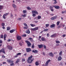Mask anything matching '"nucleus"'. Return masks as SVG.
<instances>
[{
    "label": "nucleus",
    "instance_id": "1",
    "mask_svg": "<svg viewBox=\"0 0 66 66\" xmlns=\"http://www.w3.org/2000/svg\"><path fill=\"white\" fill-rule=\"evenodd\" d=\"M32 57H33V56L31 55L28 58V60L27 61V62L29 64H31V63H32V62L34 61V58L32 59Z\"/></svg>",
    "mask_w": 66,
    "mask_h": 66
},
{
    "label": "nucleus",
    "instance_id": "2",
    "mask_svg": "<svg viewBox=\"0 0 66 66\" xmlns=\"http://www.w3.org/2000/svg\"><path fill=\"white\" fill-rule=\"evenodd\" d=\"M32 16L33 17H34L36 16V14H38V13L36 10H33L32 11ZM35 13V14H34Z\"/></svg>",
    "mask_w": 66,
    "mask_h": 66
},
{
    "label": "nucleus",
    "instance_id": "3",
    "mask_svg": "<svg viewBox=\"0 0 66 66\" xmlns=\"http://www.w3.org/2000/svg\"><path fill=\"white\" fill-rule=\"evenodd\" d=\"M25 42L27 43L28 46L30 47L31 45V43L28 40H27L25 41Z\"/></svg>",
    "mask_w": 66,
    "mask_h": 66
},
{
    "label": "nucleus",
    "instance_id": "4",
    "mask_svg": "<svg viewBox=\"0 0 66 66\" xmlns=\"http://www.w3.org/2000/svg\"><path fill=\"white\" fill-rule=\"evenodd\" d=\"M26 50L27 52H29L31 51V49L30 48H26Z\"/></svg>",
    "mask_w": 66,
    "mask_h": 66
},
{
    "label": "nucleus",
    "instance_id": "5",
    "mask_svg": "<svg viewBox=\"0 0 66 66\" xmlns=\"http://www.w3.org/2000/svg\"><path fill=\"white\" fill-rule=\"evenodd\" d=\"M38 30V27H35L34 28L31 29V30L32 31H36V30Z\"/></svg>",
    "mask_w": 66,
    "mask_h": 66
},
{
    "label": "nucleus",
    "instance_id": "6",
    "mask_svg": "<svg viewBox=\"0 0 66 66\" xmlns=\"http://www.w3.org/2000/svg\"><path fill=\"white\" fill-rule=\"evenodd\" d=\"M57 17V16H54L51 18V19L52 20H55V19H56Z\"/></svg>",
    "mask_w": 66,
    "mask_h": 66
},
{
    "label": "nucleus",
    "instance_id": "7",
    "mask_svg": "<svg viewBox=\"0 0 66 66\" xmlns=\"http://www.w3.org/2000/svg\"><path fill=\"white\" fill-rule=\"evenodd\" d=\"M7 47L10 50H12L13 49V47H12V46L10 45H8Z\"/></svg>",
    "mask_w": 66,
    "mask_h": 66
},
{
    "label": "nucleus",
    "instance_id": "8",
    "mask_svg": "<svg viewBox=\"0 0 66 66\" xmlns=\"http://www.w3.org/2000/svg\"><path fill=\"white\" fill-rule=\"evenodd\" d=\"M38 51L36 50H32V52L33 53H36H36H37L38 52Z\"/></svg>",
    "mask_w": 66,
    "mask_h": 66
},
{
    "label": "nucleus",
    "instance_id": "9",
    "mask_svg": "<svg viewBox=\"0 0 66 66\" xmlns=\"http://www.w3.org/2000/svg\"><path fill=\"white\" fill-rule=\"evenodd\" d=\"M51 61V60H47L45 63V66H47L48 65V63Z\"/></svg>",
    "mask_w": 66,
    "mask_h": 66
},
{
    "label": "nucleus",
    "instance_id": "10",
    "mask_svg": "<svg viewBox=\"0 0 66 66\" xmlns=\"http://www.w3.org/2000/svg\"><path fill=\"white\" fill-rule=\"evenodd\" d=\"M19 44L20 46H22L23 45H24V43H23V41H21L20 43H19Z\"/></svg>",
    "mask_w": 66,
    "mask_h": 66
},
{
    "label": "nucleus",
    "instance_id": "11",
    "mask_svg": "<svg viewBox=\"0 0 66 66\" xmlns=\"http://www.w3.org/2000/svg\"><path fill=\"white\" fill-rule=\"evenodd\" d=\"M49 55L51 56V57H53V56H54V55L53 54V53H49L48 54Z\"/></svg>",
    "mask_w": 66,
    "mask_h": 66
},
{
    "label": "nucleus",
    "instance_id": "12",
    "mask_svg": "<svg viewBox=\"0 0 66 66\" xmlns=\"http://www.w3.org/2000/svg\"><path fill=\"white\" fill-rule=\"evenodd\" d=\"M9 13H6L5 14H4L3 16V17L4 19H5V17L7 16L8 15H9Z\"/></svg>",
    "mask_w": 66,
    "mask_h": 66
},
{
    "label": "nucleus",
    "instance_id": "13",
    "mask_svg": "<svg viewBox=\"0 0 66 66\" xmlns=\"http://www.w3.org/2000/svg\"><path fill=\"white\" fill-rule=\"evenodd\" d=\"M7 62L10 63H14V61H13L10 60V59H7Z\"/></svg>",
    "mask_w": 66,
    "mask_h": 66
},
{
    "label": "nucleus",
    "instance_id": "14",
    "mask_svg": "<svg viewBox=\"0 0 66 66\" xmlns=\"http://www.w3.org/2000/svg\"><path fill=\"white\" fill-rule=\"evenodd\" d=\"M62 59V57H61V56H59L58 57V58L57 60L58 61H61Z\"/></svg>",
    "mask_w": 66,
    "mask_h": 66
},
{
    "label": "nucleus",
    "instance_id": "15",
    "mask_svg": "<svg viewBox=\"0 0 66 66\" xmlns=\"http://www.w3.org/2000/svg\"><path fill=\"white\" fill-rule=\"evenodd\" d=\"M16 38L18 40H21V37L20 36H18Z\"/></svg>",
    "mask_w": 66,
    "mask_h": 66
},
{
    "label": "nucleus",
    "instance_id": "16",
    "mask_svg": "<svg viewBox=\"0 0 66 66\" xmlns=\"http://www.w3.org/2000/svg\"><path fill=\"white\" fill-rule=\"evenodd\" d=\"M26 32L27 34H30V31L29 29H28L26 30Z\"/></svg>",
    "mask_w": 66,
    "mask_h": 66
},
{
    "label": "nucleus",
    "instance_id": "17",
    "mask_svg": "<svg viewBox=\"0 0 66 66\" xmlns=\"http://www.w3.org/2000/svg\"><path fill=\"white\" fill-rule=\"evenodd\" d=\"M28 39L30 42H33V39L31 38H28Z\"/></svg>",
    "mask_w": 66,
    "mask_h": 66
},
{
    "label": "nucleus",
    "instance_id": "18",
    "mask_svg": "<svg viewBox=\"0 0 66 66\" xmlns=\"http://www.w3.org/2000/svg\"><path fill=\"white\" fill-rule=\"evenodd\" d=\"M15 30H16L15 29H12L11 30H10V32L11 33H13V32L15 31Z\"/></svg>",
    "mask_w": 66,
    "mask_h": 66
},
{
    "label": "nucleus",
    "instance_id": "19",
    "mask_svg": "<svg viewBox=\"0 0 66 66\" xmlns=\"http://www.w3.org/2000/svg\"><path fill=\"white\" fill-rule=\"evenodd\" d=\"M55 26V24H52L51 25L50 27L51 28H53V27H54Z\"/></svg>",
    "mask_w": 66,
    "mask_h": 66
},
{
    "label": "nucleus",
    "instance_id": "20",
    "mask_svg": "<svg viewBox=\"0 0 66 66\" xmlns=\"http://www.w3.org/2000/svg\"><path fill=\"white\" fill-rule=\"evenodd\" d=\"M38 46L39 48H43V45L41 44L40 45H38Z\"/></svg>",
    "mask_w": 66,
    "mask_h": 66
},
{
    "label": "nucleus",
    "instance_id": "21",
    "mask_svg": "<svg viewBox=\"0 0 66 66\" xmlns=\"http://www.w3.org/2000/svg\"><path fill=\"white\" fill-rule=\"evenodd\" d=\"M55 9H60V6H56L55 7Z\"/></svg>",
    "mask_w": 66,
    "mask_h": 66
},
{
    "label": "nucleus",
    "instance_id": "22",
    "mask_svg": "<svg viewBox=\"0 0 66 66\" xmlns=\"http://www.w3.org/2000/svg\"><path fill=\"white\" fill-rule=\"evenodd\" d=\"M35 64L36 66H38V65H39V64L38 62L37 61H36L35 62Z\"/></svg>",
    "mask_w": 66,
    "mask_h": 66
},
{
    "label": "nucleus",
    "instance_id": "23",
    "mask_svg": "<svg viewBox=\"0 0 66 66\" xmlns=\"http://www.w3.org/2000/svg\"><path fill=\"white\" fill-rule=\"evenodd\" d=\"M41 40L42 41L44 42L45 40V38L43 37H42L41 38Z\"/></svg>",
    "mask_w": 66,
    "mask_h": 66
},
{
    "label": "nucleus",
    "instance_id": "24",
    "mask_svg": "<svg viewBox=\"0 0 66 66\" xmlns=\"http://www.w3.org/2000/svg\"><path fill=\"white\" fill-rule=\"evenodd\" d=\"M56 36V34H54L51 36V37H55Z\"/></svg>",
    "mask_w": 66,
    "mask_h": 66
},
{
    "label": "nucleus",
    "instance_id": "25",
    "mask_svg": "<svg viewBox=\"0 0 66 66\" xmlns=\"http://www.w3.org/2000/svg\"><path fill=\"white\" fill-rule=\"evenodd\" d=\"M19 61H20L19 59H18L16 61L15 63H18V62H19Z\"/></svg>",
    "mask_w": 66,
    "mask_h": 66
},
{
    "label": "nucleus",
    "instance_id": "26",
    "mask_svg": "<svg viewBox=\"0 0 66 66\" xmlns=\"http://www.w3.org/2000/svg\"><path fill=\"white\" fill-rule=\"evenodd\" d=\"M3 6H0V10H2V9H3Z\"/></svg>",
    "mask_w": 66,
    "mask_h": 66
},
{
    "label": "nucleus",
    "instance_id": "27",
    "mask_svg": "<svg viewBox=\"0 0 66 66\" xmlns=\"http://www.w3.org/2000/svg\"><path fill=\"white\" fill-rule=\"evenodd\" d=\"M12 6H13V7H14V8H15V7H16V5L14 4H12Z\"/></svg>",
    "mask_w": 66,
    "mask_h": 66
},
{
    "label": "nucleus",
    "instance_id": "28",
    "mask_svg": "<svg viewBox=\"0 0 66 66\" xmlns=\"http://www.w3.org/2000/svg\"><path fill=\"white\" fill-rule=\"evenodd\" d=\"M10 64V66H14V63L13 62L11 63Z\"/></svg>",
    "mask_w": 66,
    "mask_h": 66
},
{
    "label": "nucleus",
    "instance_id": "29",
    "mask_svg": "<svg viewBox=\"0 0 66 66\" xmlns=\"http://www.w3.org/2000/svg\"><path fill=\"white\" fill-rule=\"evenodd\" d=\"M30 25L32 27H35V24L33 25L32 24H30Z\"/></svg>",
    "mask_w": 66,
    "mask_h": 66
},
{
    "label": "nucleus",
    "instance_id": "30",
    "mask_svg": "<svg viewBox=\"0 0 66 66\" xmlns=\"http://www.w3.org/2000/svg\"><path fill=\"white\" fill-rule=\"evenodd\" d=\"M62 51L60 52L59 53V55L60 56H62Z\"/></svg>",
    "mask_w": 66,
    "mask_h": 66
},
{
    "label": "nucleus",
    "instance_id": "31",
    "mask_svg": "<svg viewBox=\"0 0 66 66\" xmlns=\"http://www.w3.org/2000/svg\"><path fill=\"white\" fill-rule=\"evenodd\" d=\"M27 9L28 10H31V8H30L29 7H27Z\"/></svg>",
    "mask_w": 66,
    "mask_h": 66
},
{
    "label": "nucleus",
    "instance_id": "32",
    "mask_svg": "<svg viewBox=\"0 0 66 66\" xmlns=\"http://www.w3.org/2000/svg\"><path fill=\"white\" fill-rule=\"evenodd\" d=\"M35 47H34V44H33L32 46H31V48H32V49H34V48Z\"/></svg>",
    "mask_w": 66,
    "mask_h": 66
},
{
    "label": "nucleus",
    "instance_id": "33",
    "mask_svg": "<svg viewBox=\"0 0 66 66\" xmlns=\"http://www.w3.org/2000/svg\"><path fill=\"white\" fill-rule=\"evenodd\" d=\"M48 31V29H45L43 30V31H44V32H46V31Z\"/></svg>",
    "mask_w": 66,
    "mask_h": 66
},
{
    "label": "nucleus",
    "instance_id": "34",
    "mask_svg": "<svg viewBox=\"0 0 66 66\" xmlns=\"http://www.w3.org/2000/svg\"><path fill=\"white\" fill-rule=\"evenodd\" d=\"M10 27H7V31H9L10 30Z\"/></svg>",
    "mask_w": 66,
    "mask_h": 66
},
{
    "label": "nucleus",
    "instance_id": "35",
    "mask_svg": "<svg viewBox=\"0 0 66 66\" xmlns=\"http://www.w3.org/2000/svg\"><path fill=\"white\" fill-rule=\"evenodd\" d=\"M43 47H44V49H46V45H43Z\"/></svg>",
    "mask_w": 66,
    "mask_h": 66
},
{
    "label": "nucleus",
    "instance_id": "36",
    "mask_svg": "<svg viewBox=\"0 0 66 66\" xmlns=\"http://www.w3.org/2000/svg\"><path fill=\"white\" fill-rule=\"evenodd\" d=\"M41 18V16H38V19H40Z\"/></svg>",
    "mask_w": 66,
    "mask_h": 66
},
{
    "label": "nucleus",
    "instance_id": "37",
    "mask_svg": "<svg viewBox=\"0 0 66 66\" xmlns=\"http://www.w3.org/2000/svg\"><path fill=\"white\" fill-rule=\"evenodd\" d=\"M2 26H5V24L3 23H2L1 24Z\"/></svg>",
    "mask_w": 66,
    "mask_h": 66
},
{
    "label": "nucleus",
    "instance_id": "38",
    "mask_svg": "<svg viewBox=\"0 0 66 66\" xmlns=\"http://www.w3.org/2000/svg\"><path fill=\"white\" fill-rule=\"evenodd\" d=\"M49 26V24H46V27H48Z\"/></svg>",
    "mask_w": 66,
    "mask_h": 66
},
{
    "label": "nucleus",
    "instance_id": "39",
    "mask_svg": "<svg viewBox=\"0 0 66 66\" xmlns=\"http://www.w3.org/2000/svg\"><path fill=\"white\" fill-rule=\"evenodd\" d=\"M24 25L26 27H28V25H27V24L26 23H24Z\"/></svg>",
    "mask_w": 66,
    "mask_h": 66
},
{
    "label": "nucleus",
    "instance_id": "40",
    "mask_svg": "<svg viewBox=\"0 0 66 66\" xmlns=\"http://www.w3.org/2000/svg\"><path fill=\"white\" fill-rule=\"evenodd\" d=\"M57 26H58L60 24V21H57Z\"/></svg>",
    "mask_w": 66,
    "mask_h": 66
},
{
    "label": "nucleus",
    "instance_id": "41",
    "mask_svg": "<svg viewBox=\"0 0 66 66\" xmlns=\"http://www.w3.org/2000/svg\"><path fill=\"white\" fill-rule=\"evenodd\" d=\"M23 14H24V13H26L27 12V11H26V10H23Z\"/></svg>",
    "mask_w": 66,
    "mask_h": 66
},
{
    "label": "nucleus",
    "instance_id": "42",
    "mask_svg": "<svg viewBox=\"0 0 66 66\" xmlns=\"http://www.w3.org/2000/svg\"><path fill=\"white\" fill-rule=\"evenodd\" d=\"M50 6V9L51 10V9H53V7H52V6Z\"/></svg>",
    "mask_w": 66,
    "mask_h": 66
},
{
    "label": "nucleus",
    "instance_id": "43",
    "mask_svg": "<svg viewBox=\"0 0 66 66\" xmlns=\"http://www.w3.org/2000/svg\"><path fill=\"white\" fill-rule=\"evenodd\" d=\"M16 54H17V55L18 56V55H21V53H17Z\"/></svg>",
    "mask_w": 66,
    "mask_h": 66
},
{
    "label": "nucleus",
    "instance_id": "44",
    "mask_svg": "<svg viewBox=\"0 0 66 66\" xmlns=\"http://www.w3.org/2000/svg\"><path fill=\"white\" fill-rule=\"evenodd\" d=\"M1 38H3V35H2L1 36Z\"/></svg>",
    "mask_w": 66,
    "mask_h": 66
},
{
    "label": "nucleus",
    "instance_id": "45",
    "mask_svg": "<svg viewBox=\"0 0 66 66\" xmlns=\"http://www.w3.org/2000/svg\"><path fill=\"white\" fill-rule=\"evenodd\" d=\"M4 51V49H2L1 50V51L2 52H3Z\"/></svg>",
    "mask_w": 66,
    "mask_h": 66
},
{
    "label": "nucleus",
    "instance_id": "46",
    "mask_svg": "<svg viewBox=\"0 0 66 66\" xmlns=\"http://www.w3.org/2000/svg\"><path fill=\"white\" fill-rule=\"evenodd\" d=\"M22 16L23 17H26V14H24L23 15H22Z\"/></svg>",
    "mask_w": 66,
    "mask_h": 66
},
{
    "label": "nucleus",
    "instance_id": "47",
    "mask_svg": "<svg viewBox=\"0 0 66 66\" xmlns=\"http://www.w3.org/2000/svg\"><path fill=\"white\" fill-rule=\"evenodd\" d=\"M56 43H57V44H59V43H60V41L56 40Z\"/></svg>",
    "mask_w": 66,
    "mask_h": 66
},
{
    "label": "nucleus",
    "instance_id": "48",
    "mask_svg": "<svg viewBox=\"0 0 66 66\" xmlns=\"http://www.w3.org/2000/svg\"><path fill=\"white\" fill-rule=\"evenodd\" d=\"M11 18H13V14H11Z\"/></svg>",
    "mask_w": 66,
    "mask_h": 66
},
{
    "label": "nucleus",
    "instance_id": "49",
    "mask_svg": "<svg viewBox=\"0 0 66 66\" xmlns=\"http://www.w3.org/2000/svg\"><path fill=\"white\" fill-rule=\"evenodd\" d=\"M22 36L25 37H26V36H27V35H26V34H25L23 35Z\"/></svg>",
    "mask_w": 66,
    "mask_h": 66
},
{
    "label": "nucleus",
    "instance_id": "50",
    "mask_svg": "<svg viewBox=\"0 0 66 66\" xmlns=\"http://www.w3.org/2000/svg\"><path fill=\"white\" fill-rule=\"evenodd\" d=\"M2 43V41L1 40H0V44Z\"/></svg>",
    "mask_w": 66,
    "mask_h": 66
},
{
    "label": "nucleus",
    "instance_id": "51",
    "mask_svg": "<svg viewBox=\"0 0 66 66\" xmlns=\"http://www.w3.org/2000/svg\"><path fill=\"white\" fill-rule=\"evenodd\" d=\"M6 35L4 34V38H6Z\"/></svg>",
    "mask_w": 66,
    "mask_h": 66
},
{
    "label": "nucleus",
    "instance_id": "52",
    "mask_svg": "<svg viewBox=\"0 0 66 66\" xmlns=\"http://www.w3.org/2000/svg\"><path fill=\"white\" fill-rule=\"evenodd\" d=\"M47 37H48L49 36V34H47Z\"/></svg>",
    "mask_w": 66,
    "mask_h": 66
},
{
    "label": "nucleus",
    "instance_id": "53",
    "mask_svg": "<svg viewBox=\"0 0 66 66\" xmlns=\"http://www.w3.org/2000/svg\"><path fill=\"white\" fill-rule=\"evenodd\" d=\"M22 61L23 62V61H25V59H22Z\"/></svg>",
    "mask_w": 66,
    "mask_h": 66
},
{
    "label": "nucleus",
    "instance_id": "54",
    "mask_svg": "<svg viewBox=\"0 0 66 66\" xmlns=\"http://www.w3.org/2000/svg\"><path fill=\"white\" fill-rule=\"evenodd\" d=\"M21 18H18V19L19 20H21Z\"/></svg>",
    "mask_w": 66,
    "mask_h": 66
},
{
    "label": "nucleus",
    "instance_id": "55",
    "mask_svg": "<svg viewBox=\"0 0 66 66\" xmlns=\"http://www.w3.org/2000/svg\"><path fill=\"white\" fill-rule=\"evenodd\" d=\"M18 55L16 54V55H15L14 56L15 57H18Z\"/></svg>",
    "mask_w": 66,
    "mask_h": 66
},
{
    "label": "nucleus",
    "instance_id": "56",
    "mask_svg": "<svg viewBox=\"0 0 66 66\" xmlns=\"http://www.w3.org/2000/svg\"><path fill=\"white\" fill-rule=\"evenodd\" d=\"M11 39H9L7 40V42H10L11 41Z\"/></svg>",
    "mask_w": 66,
    "mask_h": 66
},
{
    "label": "nucleus",
    "instance_id": "57",
    "mask_svg": "<svg viewBox=\"0 0 66 66\" xmlns=\"http://www.w3.org/2000/svg\"><path fill=\"white\" fill-rule=\"evenodd\" d=\"M28 28L27 27H24V29H27Z\"/></svg>",
    "mask_w": 66,
    "mask_h": 66
},
{
    "label": "nucleus",
    "instance_id": "58",
    "mask_svg": "<svg viewBox=\"0 0 66 66\" xmlns=\"http://www.w3.org/2000/svg\"><path fill=\"white\" fill-rule=\"evenodd\" d=\"M43 54L44 55H45V53L44 52H43Z\"/></svg>",
    "mask_w": 66,
    "mask_h": 66
},
{
    "label": "nucleus",
    "instance_id": "59",
    "mask_svg": "<svg viewBox=\"0 0 66 66\" xmlns=\"http://www.w3.org/2000/svg\"><path fill=\"white\" fill-rule=\"evenodd\" d=\"M2 57L3 58H5V56L4 55L2 56Z\"/></svg>",
    "mask_w": 66,
    "mask_h": 66
},
{
    "label": "nucleus",
    "instance_id": "60",
    "mask_svg": "<svg viewBox=\"0 0 66 66\" xmlns=\"http://www.w3.org/2000/svg\"><path fill=\"white\" fill-rule=\"evenodd\" d=\"M50 15H51V16H53L54 14H50Z\"/></svg>",
    "mask_w": 66,
    "mask_h": 66
},
{
    "label": "nucleus",
    "instance_id": "61",
    "mask_svg": "<svg viewBox=\"0 0 66 66\" xmlns=\"http://www.w3.org/2000/svg\"><path fill=\"white\" fill-rule=\"evenodd\" d=\"M61 28V26H58L57 27L58 29H59V28Z\"/></svg>",
    "mask_w": 66,
    "mask_h": 66
},
{
    "label": "nucleus",
    "instance_id": "62",
    "mask_svg": "<svg viewBox=\"0 0 66 66\" xmlns=\"http://www.w3.org/2000/svg\"><path fill=\"white\" fill-rule=\"evenodd\" d=\"M66 36V35H65V34H64V35H63V36L64 37H65Z\"/></svg>",
    "mask_w": 66,
    "mask_h": 66
},
{
    "label": "nucleus",
    "instance_id": "63",
    "mask_svg": "<svg viewBox=\"0 0 66 66\" xmlns=\"http://www.w3.org/2000/svg\"><path fill=\"white\" fill-rule=\"evenodd\" d=\"M2 29H5V27H4V26L3 27H2Z\"/></svg>",
    "mask_w": 66,
    "mask_h": 66
},
{
    "label": "nucleus",
    "instance_id": "64",
    "mask_svg": "<svg viewBox=\"0 0 66 66\" xmlns=\"http://www.w3.org/2000/svg\"><path fill=\"white\" fill-rule=\"evenodd\" d=\"M57 3V2H56V1H55L54 3V4H56Z\"/></svg>",
    "mask_w": 66,
    "mask_h": 66
}]
</instances>
